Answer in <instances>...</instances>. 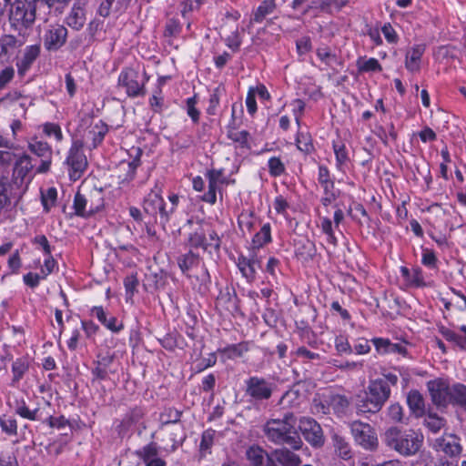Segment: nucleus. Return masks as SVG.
<instances>
[{
  "mask_svg": "<svg viewBox=\"0 0 466 466\" xmlns=\"http://www.w3.org/2000/svg\"><path fill=\"white\" fill-rule=\"evenodd\" d=\"M266 440L276 446H288L294 451L303 447V441L296 428L293 413L287 412L281 419H269L262 426Z\"/></svg>",
  "mask_w": 466,
  "mask_h": 466,
  "instance_id": "nucleus-1",
  "label": "nucleus"
},
{
  "mask_svg": "<svg viewBox=\"0 0 466 466\" xmlns=\"http://www.w3.org/2000/svg\"><path fill=\"white\" fill-rule=\"evenodd\" d=\"M383 441L390 450L408 458L420 451L424 437L414 430L401 431L398 427H390L385 431Z\"/></svg>",
  "mask_w": 466,
  "mask_h": 466,
  "instance_id": "nucleus-2",
  "label": "nucleus"
},
{
  "mask_svg": "<svg viewBox=\"0 0 466 466\" xmlns=\"http://www.w3.org/2000/svg\"><path fill=\"white\" fill-rule=\"evenodd\" d=\"M390 387L381 379L370 381L364 397L360 398L356 405L357 413H377L390 396Z\"/></svg>",
  "mask_w": 466,
  "mask_h": 466,
  "instance_id": "nucleus-3",
  "label": "nucleus"
},
{
  "mask_svg": "<svg viewBox=\"0 0 466 466\" xmlns=\"http://www.w3.org/2000/svg\"><path fill=\"white\" fill-rule=\"evenodd\" d=\"M36 18L43 22H47L48 20L47 12L42 13L35 0L33 6L31 4L26 5L22 1H16L12 4L9 20L11 25L15 30L21 32L23 29L31 27Z\"/></svg>",
  "mask_w": 466,
  "mask_h": 466,
  "instance_id": "nucleus-4",
  "label": "nucleus"
},
{
  "mask_svg": "<svg viewBox=\"0 0 466 466\" xmlns=\"http://www.w3.org/2000/svg\"><path fill=\"white\" fill-rule=\"evenodd\" d=\"M104 207V197L101 189L94 188L88 193L78 191L74 198V208L77 216L90 217L100 211Z\"/></svg>",
  "mask_w": 466,
  "mask_h": 466,
  "instance_id": "nucleus-5",
  "label": "nucleus"
},
{
  "mask_svg": "<svg viewBox=\"0 0 466 466\" xmlns=\"http://www.w3.org/2000/svg\"><path fill=\"white\" fill-rule=\"evenodd\" d=\"M245 395L255 401L271 398L276 385L263 377L251 376L245 381Z\"/></svg>",
  "mask_w": 466,
  "mask_h": 466,
  "instance_id": "nucleus-6",
  "label": "nucleus"
},
{
  "mask_svg": "<svg viewBox=\"0 0 466 466\" xmlns=\"http://www.w3.org/2000/svg\"><path fill=\"white\" fill-rule=\"evenodd\" d=\"M427 388L431 396V402L439 410L447 409L451 404L452 386L441 378H438L427 382Z\"/></svg>",
  "mask_w": 466,
  "mask_h": 466,
  "instance_id": "nucleus-7",
  "label": "nucleus"
},
{
  "mask_svg": "<svg viewBox=\"0 0 466 466\" xmlns=\"http://www.w3.org/2000/svg\"><path fill=\"white\" fill-rule=\"evenodd\" d=\"M83 143L75 140L66 157L70 178L74 181L79 179L87 167V159L82 150Z\"/></svg>",
  "mask_w": 466,
  "mask_h": 466,
  "instance_id": "nucleus-8",
  "label": "nucleus"
},
{
  "mask_svg": "<svg viewBox=\"0 0 466 466\" xmlns=\"http://www.w3.org/2000/svg\"><path fill=\"white\" fill-rule=\"evenodd\" d=\"M350 431L356 443L363 449L373 451L377 448V434L370 424L354 420L350 423Z\"/></svg>",
  "mask_w": 466,
  "mask_h": 466,
  "instance_id": "nucleus-9",
  "label": "nucleus"
},
{
  "mask_svg": "<svg viewBox=\"0 0 466 466\" xmlns=\"http://www.w3.org/2000/svg\"><path fill=\"white\" fill-rule=\"evenodd\" d=\"M147 79L146 73L141 75L132 68H126L118 76V85L126 88L129 96H138L144 95V86Z\"/></svg>",
  "mask_w": 466,
  "mask_h": 466,
  "instance_id": "nucleus-10",
  "label": "nucleus"
},
{
  "mask_svg": "<svg viewBox=\"0 0 466 466\" xmlns=\"http://www.w3.org/2000/svg\"><path fill=\"white\" fill-rule=\"evenodd\" d=\"M299 429L304 439L313 447H321L324 444V435L320 425L312 418L302 417L299 422Z\"/></svg>",
  "mask_w": 466,
  "mask_h": 466,
  "instance_id": "nucleus-11",
  "label": "nucleus"
},
{
  "mask_svg": "<svg viewBox=\"0 0 466 466\" xmlns=\"http://www.w3.org/2000/svg\"><path fill=\"white\" fill-rule=\"evenodd\" d=\"M28 149L36 157L41 158V164L37 167L38 173H46L50 169L52 163V148L47 142L32 138L28 143Z\"/></svg>",
  "mask_w": 466,
  "mask_h": 466,
  "instance_id": "nucleus-12",
  "label": "nucleus"
},
{
  "mask_svg": "<svg viewBox=\"0 0 466 466\" xmlns=\"http://www.w3.org/2000/svg\"><path fill=\"white\" fill-rule=\"evenodd\" d=\"M431 447L436 452H442L448 457H459L462 451L460 440L455 435L437 438L432 441Z\"/></svg>",
  "mask_w": 466,
  "mask_h": 466,
  "instance_id": "nucleus-13",
  "label": "nucleus"
},
{
  "mask_svg": "<svg viewBox=\"0 0 466 466\" xmlns=\"http://www.w3.org/2000/svg\"><path fill=\"white\" fill-rule=\"evenodd\" d=\"M67 29L61 25H51L44 35V46L48 51H57L66 42Z\"/></svg>",
  "mask_w": 466,
  "mask_h": 466,
  "instance_id": "nucleus-14",
  "label": "nucleus"
},
{
  "mask_svg": "<svg viewBox=\"0 0 466 466\" xmlns=\"http://www.w3.org/2000/svg\"><path fill=\"white\" fill-rule=\"evenodd\" d=\"M185 228L190 230L188 233V244L193 248H201L208 251V238H206V230L201 220L187 219Z\"/></svg>",
  "mask_w": 466,
  "mask_h": 466,
  "instance_id": "nucleus-15",
  "label": "nucleus"
},
{
  "mask_svg": "<svg viewBox=\"0 0 466 466\" xmlns=\"http://www.w3.org/2000/svg\"><path fill=\"white\" fill-rule=\"evenodd\" d=\"M134 153L131 161H122L118 166V179L121 184L128 183L135 178L136 170L140 166V157L142 150L139 147L132 148Z\"/></svg>",
  "mask_w": 466,
  "mask_h": 466,
  "instance_id": "nucleus-16",
  "label": "nucleus"
},
{
  "mask_svg": "<svg viewBox=\"0 0 466 466\" xmlns=\"http://www.w3.org/2000/svg\"><path fill=\"white\" fill-rule=\"evenodd\" d=\"M277 10L276 0H263L260 2L258 6L253 10L250 19L249 25L254 24H261L267 21L268 25L273 24V19H268V16L272 15Z\"/></svg>",
  "mask_w": 466,
  "mask_h": 466,
  "instance_id": "nucleus-17",
  "label": "nucleus"
},
{
  "mask_svg": "<svg viewBox=\"0 0 466 466\" xmlns=\"http://www.w3.org/2000/svg\"><path fill=\"white\" fill-rule=\"evenodd\" d=\"M246 457L250 466H279L267 451L258 445H252L246 451Z\"/></svg>",
  "mask_w": 466,
  "mask_h": 466,
  "instance_id": "nucleus-18",
  "label": "nucleus"
},
{
  "mask_svg": "<svg viewBox=\"0 0 466 466\" xmlns=\"http://www.w3.org/2000/svg\"><path fill=\"white\" fill-rule=\"evenodd\" d=\"M296 451L288 446H279L272 452L276 464L281 466H299L301 464L300 457L295 453Z\"/></svg>",
  "mask_w": 466,
  "mask_h": 466,
  "instance_id": "nucleus-19",
  "label": "nucleus"
},
{
  "mask_svg": "<svg viewBox=\"0 0 466 466\" xmlns=\"http://www.w3.org/2000/svg\"><path fill=\"white\" fill-rule=\"evenodd\" d=\"M107 126L101 120L95 123L83 135L86 142L91 141V147H96L103 141L106 134L107 133Z\"/></svg>",
  "mask_w": 466,
  "mask_h": 466,
  "instance_id": "nucleus-20",
  "label": "nucleus"
},
{
  "mask_svg": "<svg viewBox=\"0 0 466 466\" xmlns=\"http://www.w3.org/2000/svg\"><path fill=\"white\" fill-rule=\"evenodd\" d=\"M40 54V46L33 45L25 48L23 57L17 63L18 73L24 75L38 57Z\"/></svg>",
  "mask_w": 466,
  "mask_h": 466,
  "instance_id": "nucleus-21",
  "label": "nucleus"
},
{
  "mask_svg": "<svg viewBox=\"0 0 466 466\" xmlns=\"http://www.w3.org/2000/svg\"><path fill=\"white\" fill-rule=\"evenodd\" d=\"M164 198L161 196V189L157 187H155L145 198L143 202V209L144 211L152 216L154 218L157 217V208H158V205H161V202Z\"/></svg>",
  "mask_w": 466,
  "mask_h": 466,
  "instance_id": "nucleus-22",
  "label": "nucleus"
},
{
  "mask_svg": "<svg viewBox=\"0 0 466 466\" xmlns=\"http://www.w3.org/2000/svg\"><path fill=\"white\" fill-rule=\"evenodd\" d=\"M407 403L411 413L416 418H420L425 415L424 398L418 390H410L408 393Z\"/></svg>",
  "mask_w": 466,
  "mask_h": 466,
  "instance_id": "nucleus-23",
  "label": "nucleus"
},
{
  "mask_svg": "<svg viewBox=\"0 0 466 466\" xmlns=\"http://www.w3.org/2000/svg\"><path fill=\"white\" fill-rule=\"evenodd\" d=\"M86 20L85 9L80 5H74L66 16V23L69 27L78 31L84 27Z\"/></svg>",
  "mask_w": 466,
  "mask_h": 466,
  "instance_id": "nucleus-24",
  "label": "nucleus"
},
{
  "mask_svg": "<svg viewBox=\"0 0 466 466\" xmlns=\"http://www.w3.org/2000/svg\"><path fill=\"white\" fill-rule=\"evenodd\" d=\"M425 52V46L416 45L406 55L405 66L410 72H418L420 70V62Z\"/></svg>",
  "mask_w": 466,
  "mask_h": 466,
  "instance_id": "nucleus-25",
  "label": "nucleus"
},
{
  "mask_svg": "<svg viewBox=\"0 0 466 466\" xmlns=\"http://www.w3.org/2000/svg\"><path fill=\"white\" fill-rule=\"evenodd\" d=\"M91 314L95 316L106 328L110 329L113 332H118L123 326L116 325V319L113 316L107 318L106 312L104 310L103 307L96 306L92 308Z\"/></svg>",
  "mask_w": 466,
  "mask_h": 466,
  "instance_id": "nucleus-26",
  "label": "nucleus"
},
{
  "mask_svg": "<svg viewBox=\"0 0 466 466\" xmlns=\"http://www.w3.org/2000/svg\"><path fill=\"white\" fill-rule=\"evenodd\" d=\"M424 426L432 433H438L446 424V420L435 412L429 410L423 415Z\"/></svg>",
  "mask_w": 466,
  "mask_h": 466,
  "instance_id": "nucleus-27",
  "label": "nucleus"
},
{
  "mask_svg": "<svg viewBox=\"0 0 466 466\" xmlns=\"http://www.w3.org/2000/svg\"><path fill=\"white\" fill-rule=\"evenodd\" d=\"M200 262V257L194 253L193 251H188L187 253L180 256L177 258V264L181 271L188 276L187 272L198 266Z\"/></svg>",
  "mask_w": 466,
  "mask_h": 466,
  "instance_id": "nucleus-28",
  "label": "nucleus"
},
{
  "mask_svg": "<svg viewBox=\"0 0 466 466\" xmlns=\"http://www.w3.org/2000/svg\"><path fill=\"white\" fill-rule=\"evenodd\" d=\"M0 429L3 433L9 437L16 436L18 431V425L15 416L9 414H2L0 416Z\"/></svg>",
  "mask_w": 466,
  "mask_h": 466,
  "instance_id": "nucleus-29",
  "label": "nucleus"
},
{
  "mask_svg": "<svg viewBox=\"0 0 466 466\" xmlns=\"http://www.w3.org/2000/svg\"><path fill=\"white\" fill-rule=\"evenodd\" d=\"M144 416V411L141 408L131 409L123 418L119 427L120 431H127L133 424L137 423Z\"/></svg>",
  "mask_w": 466,
  "mask_h": 466,
  "instance_id": "nucleus-30",
  "label": "nucleus"
},
{
  "mask_svg": "<svg viewBox=\"0 0 466 466\" xmlns=\"http://www.w3.org/2000/svg\"><path fill=\"white\" fill-rule=\"evenodd\" d=\"M15 412L18 416H20L23 419H26L29 420H40L39 417V409H34L30 410L24 400H16L15 405Z\"/></svg>",
  "mask_w": 466,
  "mask_h": 466,
  "instance_id": "nucleus-31",
  "label": "nucleus"
},
{
  "mask_svg": "<svg viewBox=\"0 0 466 466\" xmlns=\"http://www.w3.org/2000/svg\"><path fill=\"white\" fill-rule=\"evenodd\" d=\"M227 136L234 143L238 144L240 147L249 148L248 139L250 135L248 131L238 130L235 127H228Z\"/></svg>",
  "mask_w": 466,
  "mask_h": 466,
  "instance_id": "nucleus-32",
  "label": "nucleus"
},
{
  "mask_svg": "<svg viewBox=\"0 0 466 466\" xmlns=\"http://www.w3.org/2000/svg\"><path fill=\"white\" fill-rule=\"evenodd\" d=\"M38 7H40L42 13L47 12V15L50 14L51 9L55 8L56 11L62 13L63 9L71 2V0H35Z\"/></svg>",
  "mask_w": 466,
  "mask_h": 466,
  "instance_id": "nucleus-33",
  "label": "nucleus"
},
{
  "mask_svg": "<svg viewBox=\"0 0 466 466\" xmlns=\"http://www.w3.org/2000/svg\"><path fill=\"white\" fill-rule=\"evenodd\" d=\"M238 268L242 275L248 280L252 281L255 279L257 268L248 260V257L239 256L238 258Z\"/></svg>",
  "mask_w": 466,
  "mask_h": 466,
  "instance_id": "nucleus-34",
  "label": "nucleus"
},
{
  "mask_svg": "<svg viewBox=\"0 0 466 466\" xmlns=\"http://www.w3.org/2000/svg\"><path fill=\"white\" fill-rule=\"evenodd\" d=\"M271 241L270 224L266 223L262 226L260 230L253 237L252 244L254 248H259L265 244Z\"/></svg>",
  "mask_w": 466,
  "mask_h": 466,
  "instance_id": "nucleus-35",
  "label": "nucleus"
},
{
  "mask_svg": "<svg viewBox=\"0 0 466 466\" xmlns=\"http://www.w3.org/2000/svg\"><path fill=\"white\" fill-rule=\"evenodd\" d=\"M318 182L323 188L324 193H329V191H334L335 184L334 181L330 178L329 170L328 169L327 167H319Z\"/></svg>",
  "mask_w": 466,
  "mask_h": 466,
  "instance_id": "nucleus-36",
  "label": "nucleus"
},
{
  "mask_svg": "<svg viewBox=\"0 0 466 466\" xmlns=\"http://www.w3.org/2000/svg\"><path fill=\"white\" fill-rule=\"evenodd\" d=\"M29 361L27 358L22 357L16 359L12 364L13 381H19L25 373L28 370Z\"/></svg>",
  "mask_w": 466,
  "mask_h": 466,
  "instance_id": "nucleus-37",
  "label": "nucleus"
},
{
  "mask_svg": "<svg viewBox=\"0 0 466 466\" xmlns=\"http://www.w3.org/2000/svg\"><path fill=\"white\" fill-rule=\"evenodd\" d=\"M451 397V404L459 405L466 410V386L464 384H453Z\"/></svg>",
  "mask_w": 466,
  "mask_h": 466,
  "instance_id": "nucleus-38",
  "label": "nucleus"
},
{
  "mask_svg": "<svg viewBox=\"0 0 466 466\" xmlns=\"http://www.w3.org/2000/svg\"><path fill=\"white\" fill-rule=\"evenodd\" d=\"M332 440L339 455L344 460L350 459L351 457V449L346 440L338 434H334Z\"/></svg>",
  "mask_w": 466,
  "mask_h": 466,
  "instance_id": "nucleus-39",
  "label": "nucleus"
},
{
  "mask_svg": "<svg viewBox=\"0 0 466 466\" xmlns=\"http://www.w3.org/2000/svg\"><path fill=\"white\" fill-rule=\"evenodd\" d=\"M181 415V411L173 408H167L160 413L159 420L162 426L170 423L177 424L180 420Z\"/></svg>",
  "mask_w": 466,
  "mask_h": 466,
  "instance_id": "nucleus-40",
  "label": "nucleus"
},
{
  "mask_svg": "<svg viewBox=\"0 0 466 466\" xmlns=\"http://www.w3.org/2000/svg\"><path fill=\"white\" fill-rule=\"evenodd\" d=\"M32 168L31 157L27 155H23L15 162V173L17 177H24Z\"/></svg>",
  "mask_w": 466,
  "mask_h": 466,
  "instance_id": "nucleus-41",
  "label": "nucleus"
},
{
  "mask_svg": "<svg viewBox=\"0 0 466 466\" xmlns=\"http://www.w3.org/2000/svg\"><path fill=\"white\" fill-rule=\"evenodd\" d=\"M333 149L336 156V165L339 169H341L342 166H344L349 161L348 152L346 150V147L343 143L339 142L333 143Z\"/></svg>",
  "mask_w": 466,
  "mask_h": 466,
  "instance_id": "nucleus-42",
  "label": "nucleus"
},
{
  "mask_svg": "<svg viewBox=\"0 0 466 466\" xmlns=\"http://www.w3.org/2000/svg\"><path fill=\"white\" fill-rule=\"evenodd\" d=\"M137 454L143 460L144 463L149 461L150 460H155L158 457V450L157 446L155 442H150L149 444L144 446Z\"/></svg>",
  "mask_w": 466,
  "mask_h": 466,
  "instance_id": "nucleus-43",
  "label": "nucleus"
},
{
  "mask_svg": "<svg viewBox=\"0 0 466 466\" xmlns=\"http://www.w3.org/2000/svg\"><path fill=\"white\" fill-rule=\"evenodd\" d=\"M296 144L298 148L306 154L311 153L314 149L311 137L307 133H299L296 138Z\"/></svg>",
  "mask_w": 466,
  "mask_h": 466,
  "instance_id": "nucleus-44",
  "label": "nucleus"
},
{
  "mask_svg": "<svg viewBox=\"0 0 466 466\" xmlns=\"http://www.w3.org/2000/svg\"><path fill=\"white\" fill-rule=\"evenodd\" d=\"M331 7L332 0H312L302 14L307 15L313 9L319 10L321 12H330Z\"/></svg>",
  "mask_w": 466,
  "mask_h": 466,
  "instance_id": "nucleus-45",
  "label": "nucleus"
},
{
  "mask_svg": "<svg viewBox=\"0 0 466 466\" xmlns=\"http://www.w3.org/2000/svg\"><path fill=\"white\" fill-rule=\"evenodd\" d=\"M238 222L241 230L244 231L246 229L250 232L255 226L256 218L252 212H242L238 216Z\"/></svg>",
  "mask_w": 466,
  "mask_h": 466,
  "instance_id": "nucleus-46",
  "label": "nucleus"
},
{
  "mask_svg": "<svg viewBox=\"0 0 466 466\" xmlns=\"http://www.w3.org/2000/svg\"><path fill=\"white\" fill-rule=\"evenodd\" d=\"M349 405L348 399L343 395H335L330 399V406L336 413H344Z\"/></svg>",
  "mask_w": 466,
  "mask_h": 466,
  "instance_id": "nucleus-47",
  "label": "nucleus"
},
{
  "mask_svg": "<svg viewBox=\"0 0 466 466\" xmlns=\"http://www.w3.org/2000/svg\"><path fill=\"white\" fill-rule=\"evenodd\" d=\"M185 439L183 429L181 426H176L172 432H170L169 440L171 444L169 445V451H174L179 445L182 444ZM168 450V448H167Z\"/></svg>",
  "mask_w": 466,
  "mask_h": 466,
  "instance_id": "nucleus-48",
  "label": "nucleus"
},
{
  "mask_svg": "<svg viewBox=\"0 0 466 466\" xmlns=\"http://www.w3.org/2000/svg\"><path fill=\"white\" fill-rule=\"evenodd\" d=\"M268 172L272 177H279L285 172V166L280 158L273 157L268 162Z\"/></svg>",
  "mask_w": 466,
  "mask_h": 466,
  "instance_id": "nucleus-49",
  "label": "nucleus"
},
{
  "mask_svg": "<svg viewBox=\"0 0 466 466\" xmlns=\"http://www.w3.org/2000/svg\"><path fill=\"white\" fill-rule=\"evenodd\" d=\"M357 65L359 70L362 72H374L381 70V66L376 58H370L368 60L360 59Z\"/></svg>",
  "mask_w": 466,
  "mask_h": 466,
  "instance_id": "nucleus-50",
  "label": "nucleus"
},
{
  "mask_svg": "<svg viewBox=\"0 0 466 466\" xmlns=\"http://www.w3.org/2000/svg\"><path fill=\"white\" fill-rule=\"evenodd\" d=\"M387 416L393 422H401L403 419V409L399 403L390 404L387 409Z\"/></svg>",
  "mask_w": 466,
  "mask_h": 466,
  "instance_id": "nucleus-51",
  "label": "nucleus"
},
{
  "mask_svg": "<svg viewBox=\"0 0 466 466\" xmlns=\"http://www.w3.org/2000/svg\"><path fill=\"white\" fill-rule=\"evenodd\" d=\"M56 197L57 192L55 187H49L46 192L42 193V204L46 211L55 205Z\"/></svg>",
  "mask_w": 466,
  "mask_h": 466,
  "instance_id": "nucleus-52",
  "label": "nucleus"
},
{
  "mask_svg": "<svg viewBox=\"0 0 466 466\" xmlns=\"http://www.w3.org/2000/svg\"><path fill=\"white\" fill-rule=\"evenodd\" d=\"M318 57L324 62L326 65L329 66L332 62H336L337 56L333 53L329 47H319L316 50Z\"/></svg>",
  "mask_w": 466,
  "mask_h": 466,
  "instance_id": "nucleus-53",
  "label": "nucleus"
},
{
  "mask_svg": "<svg viewBox=\"0 0 466 466\" xmlns=\"http://www.w3.org/2000/svg\"><path fill=\"white\" fill-rule=\"evenodd\" d=\"M44 133L48 136H54L56 141H61L63 139V134L61 131V127L58 124L56 123H46L43 127Z\"/></svg>",
  "mask_w": 466,
  "mask_h": 466,
  "instance_id": "nucleus-54",
  "label": "nucleus"
},
{
  "mask_svg": "<svg viewBox=\"0 0 466 466\" xmlns=\"http://www.w3.org/2000/svg\"><path fill=\"white\" fill-rule=\"evenodd\" d=\"M315 251L313 242L306 240L302 247L298 248L297 255L300 256L303 259H309L313 258Z\"/></svg>",
  "mask_w": 466,
  "mask_h": 466,
  "instance_id": "nucleus-55",
  "label": "nucleus"
},
{
  "mask_svg": "<svg viewBox=\"0 0 466 466\" xmlns=\"http://www.w3.org/2000/svg\"><path fill=\"white\" fill-rule=\"evenodd\" d=\"M214 434L215 431L212 430H207L203 432L199 445L200 451L202 452L208 451L213 445Z\"/></svg>",
  "mask_w": 466,
  "mask_h": 466,
  "instance_id": "nucleus-56",
  "label": "nucleus"
},
{
  "mask_svg": "<svg viewBox=\"0 0 466 466\" xmlns=\"http://www.w3.org/2000/svg\"><path fill=\"white\" fill-rule=\"evenodd\" d=\"M219 186L218 184L208 182V190L203 195L202 200L211 205L215 204L217 201V191L219 190Z\"/></svg>",
  "mask_w": 466,
  "mask_h": 466,
  "instance_id": "nucleus-57",
  "label": "nucleus"
},
{
  "mask_svg": "<svg viewBox=\"0 0 466 466\" xmlns=\"http://www.w3.org/2000/svg\"><path fill=\"white\" fill-rule=\"evenodd\" d=\"M208 182L222 185L226 183V177L222 169H210L206 173Z\"/></svg>",
  "mask_w": 466,
  "mask_h": 466,
  "instance_id": "nucleus-58",
  "label": "nucleus"
},
{
  "mask_svg": "<svg viewBox=\"0 0 466 466\" xmlns=\"http://www.w3.org/2000/svg\"><path fill=\"white\" fill-rule=\"evenodd\" d=\"M157 207V216H159V223L165 227L169 222L170 217L173 213L168 212V208H166L165 200H163L161 205H158Z\"/></svg>",
  "mask_w": 466,
  "mask_h": 466,
  "instance_id": "nucleus-59",
  "label": "nucleus"
},
{
  "mask_svg": "<svg viewBox=\"0 0 466 466\" xmlns=\"http://www.w3.org/2000/svg\"><path fill=\"white\" fill-rule=\"evenodd\" d=\"M221 90L219 87H217L213 90L212 94L209 97V105L207 109L208 113L209 115H214L216 113V108L219 104V97H220Z\"/></svg>",
  "mask_w": 466,
  "mask_h": 466,
  "instance_id": "nucleus-60",
  "label": "nucleus"
},
{
  "mask_svg": "<svg viewBox=\"0 0 466 466\" xmlns=\"http://www.w3.org/2000/svg\"><path fill=\"white\" fill-rule=\"evenodd\" d=\"M180 30L181 26L179 22L175 19H169L166 25L165 35L170 37L177 36Z\"/></svg>",
  "mask_w": 466,
  "mask_h": 466,
  "instance_id": "nucleus-61",
  "label": "nucleus"
},
{
  "mask_svg": "<svg viewBox=\"0 0 466 466\" xmlns=\"http://www.w3.org/2000/svg\"><path fill=\"white\" fill-rule=\"evenodd\" d=\"M46 256L47 258L45 259L44 266L41 268V275L45 279L54 271L55 268L57 265L56 261L55 260L51 254Z\"/></svg>",
  "mask_w": 466,
  "mask_h": 466,
  "instance_id": "nucleus-62",
  "label": "nucleus"
},
{
  "mask_svg": "<svg viewBox=\"0 0 466 466\" xmlns=\"http://www.w3.org/2000/svg\"><path fill=\"white\" fill-rule=\"evenodd\" d=\"M441 335L448 340L455 343L458 347L461 349V336L454 332L453 330L447 329V328H441Z\"/></svg>",
  "mask_w": 466,
  "mask_h": 466,
  "instance_id": "nucleus-63",
  "label": "nucleus"
},
{
  "mask_svg": "<svg viewBox=\"0 0 466 466\" xmlns=\"http://www.w3.org/2000/svg\"><path fill=\"white\" fill-rule=\"evenodd\" d=\"M244 350H245V349L242 345L233 344V345L228 346V347L224 348L223 350H221V352L227 354V356L231 359V358L241 357Z\"/></svg>",
  "mask_w": 466,
  "mask_h": 466,
  "instance_id": "nucleus-64",
  "label": "nucleus"
}]
</instances>
